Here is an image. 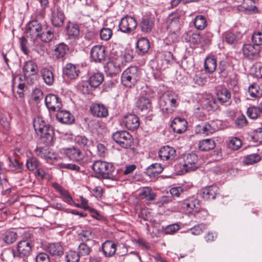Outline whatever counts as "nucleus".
Masks as SVG:
<instances>
[{"mask_svg":"<svg viewBox=\"0 0 262 262\" xmlns=\"http://www.w3.org/2000/svg\"><path fill=\"white\" fill-rule=\"evenodd\" d=\"M92 168L98 178L111 179L113 177L114 167L112 163L97 160L92 164Z\"/></svg>","mask_w":262,"mask_h":262,"instance_id":"nucleus-1","label":"nucleus"},{"mask_svg":"<svg viewBox=\"0 0 262 262\" xmlns=\"http://www.w3.org/2000/svg\"><path fill=\"white\" fill-rule=\"evenodd\" d=\"M141 75V71L140 68L137 66H130L122 73L121 82L125 86L130 88L140 80Z\"/></svg>","mask_w":262,"mask_h":262,"instance_id":"nucleus-2","label":"nucleus"},{"mask_svg":"<svg viewBox=\"0 0 262 262\" xmlns=\"http://www.w3.org/2000/svg\"><path fill=\"white\" fill-rule=\"evenodd\" d=\"M112 138L114 141L124 148L130 147L134 143L133 136L127 131H117L113 133Z\"/></svg>","mask_w":262,"mask_h":262,"instance_id":"nucleus-3","label":"nucleus"},{"mask_svg":"<svg viewBox=\"0 0 262 262\" xmlns=\"http://www.w3.org/2000/svg\"><path fill=\"white\" fill-rule=\"evenodd\" d=\"M219 128L216 121H210L198 124L195 127V132L197 134L209 136L215 133Z\"/></svg>","mask_w":262,"mask_h":262,"instance_id":"nucleus-4","label":"nucleus"},{"mask_svg":"<svg viewBox=\"0 0 262 262\" xmlns=\"http://www.w3.org/2000/svg\"><path fill=\"white\" fill-rule=\"evenodd\" d=\"M42 29L41 25L38 21L34 20L30 21L26 26V32L27 37L34 41L40 35Z\"/></svg>","mask_w":262,"mask_h":262,"instance_id":"nucleus-5","label":"nucleus"},{"mask_svg":"<svg viewBox=\"0 0 262 262\" xmlns=\"http://www.w3.org/2000/svg\"><path fill=\"white\" fill-rule=\"evenodd\" d=\"M137 26V23L134 17L126 16L121 19L119 29L122 32L129 33L134 31Z\"/></svg>","mask_w":262,"mask_h":262,"instance_id":"nucleus-6","label":"nucleus"},{"mask_svg":"<svg viewBox=\"0 0 262 262\" xmlns=\"http://www.w3.org/2000/svg\"><path fill=\"white\" fill-rule=\"evenodd\" d=\"M51 20L52 25L55 27H60L64 23L65 16L62 9L55 5L51 9Z\"/></svg>","mask_w":262,"mask_h":262,"instance_id":"nucleus-7","label":"nucleus"},{"mask_svg":"<svg viewBox=\"0 0 262 262\" xmlns=\"http://www.w3.org/2000/svg\"><path fill=\"white\" fill-rule=\"evenodd\" d=\"M45 104L49 111L57 112L62 107L60 98L57 95L50 94L45 98Z\"/></svg>","mask_w":262,"mask_h":262,"instance_id":"nucleus-8","label":"nucleus"},{"mask_svg":"<svg viewBox=\"0 0 262 262\" xmlns=\"http://www.w3.org/2000/svg\"><path fill=\"white\" fill-rule=\"evenodd\" d=\"M176 156L175 149L169 146L161 147L159 150V157L161 160L167 161L168 164L172 163Z\"/></svg>","mask_w":262,"mask_h":262,"instance_id":"nucleus-9","label":"nucleus"},{"mask_svg":"<svg viewBox=\"0 0 262 262\" xmlns=\"http://www.w3.org/2000/svg\"><path fill=\"white\" fill-rule=\"evenodd\" d=\"M32 245L27 240L21 241L18 244L17 250L13 252L14 256L27 257L30 255L32 251Z\"/></svg>","mask_w":262,"mask_h":262,"instance_id":"nucleus-10","label":"nucleus"},{"mask_svg":"<svg viewBox=\"0 0 262 262\" xmlns=\"http://www.w3.org/2000/svg\"><path fill=\"white\" fill-rule=\"evenodd\" d=\"M91 60L96 63H101L105 60V50L102 46H95L91 50Z\"/></svg>","mask_w":262,"mask_h":262,"instance_id":"nucleus-11","label":"nucleus"},{"mask_svg":"<svg viewBox=\"0 0 262 262\" xmlns=\"http://www.w3.org/2000/svg\"><path fill=\"white\" fill-rule=\"evenodd\" d=\"M40 136L39 141L41 143L46 146L52 144L54 137V130L53 128L50 126L43 129L40 133L37 134Z\"/></svg>","mask_w":262,"mask_h":262,"instance_id":"nucleus-12","label":"nucleus"},{"mask_svg":"<svg viewBox=\"0 0 262 262\" xmlns=\"http://www.w3.org/2000/svg\"><path fill=\"white\" fill-rule=\"evenodd\" d=\"M260 47L251 44H245L243 47L244 56L249 59H255L259 57Z\"/></svg>","mask_w":262,"mask_h":262,"instance_id":"nucleus-13","label":"nucleus"},{"mask_svg":"<svg viewBox=\"0 0 262 262\" xmlns=\"http://www.w3.org/2000/svg\"><path fill=\"white\" fill-rule=\"evenodd\" d=\"M182 208L190 212L193 210L198 211L200 207V201L195 198L192 196L183 200L181 203Z\"/></svg>","mask_w":262,"mask_h":262,"instance_id":"nucleus-14","label":"nucleus"},{"mask_svg":"<svg viewBox=\"0 0 262 262\" xmlns=\"http://www.w3.org/2000/svg\"><path fill=\"white\" fill-rule=\"evenodd\" d=\"M123 122L128 129L132 130L137 129L140 125L139 118L137 115L132 114L125 116Z\"/></svg>","mask_w":262,"mask_h":262,"instance_id":"nucleus-15","label":"nucleus"},{"mask_svg":"<svg viewBox=\"0 0 262 262\" xmlns=\"http://www.w3.org/2000/svg\"><path fill=\"white\" fill-rule=\"evenodd\" d=\"M62 72L64 77L74 79L79 76L80 70L78 66L72 63H68L63 68Z\"/></svg>","mask_w":262,"mask_h":262,"instance_id":"nucleus-16","label":"nucleus"},{"mask_svg":"<svg viewBox=\"0 0 262 262\" xmlns=\"http://www.w3.org/2000/svg\"><path fill=\"white\" fill-rule=\"evenodd\" d=\"M136 107L144 114H147L151 110V102L147 97L142 96L139 97L136 103Z\"/></svg>","mask_w":262,"mask_h":262,"instance_id":"nucleus-17","label":"nucleus"},{"mask_svg":"<svg viewBox=\"0 0 262 262\" xmlns=\"http://www.w3.org/2000/svg\"><path fill=\"white\" fill-rule=\"evenodd\" d=\"M92 114L99 118H105L108 116V110L102 104L93 103L90 106Z\"/></svg>","mask_w":262,"mask_h":262,"instance_id":"nucleus-18","label":"nucleus"},{"mask_svg":"<svg viewBox=\"0 0 262 262\" xmlns=\"http://www.w3.org/2000/svg\"><path fill=\"white\" fill-rule=\"evenodd\" d=\"M171 127L174 132L182 134L187 129V122L184 118L176 117L172 121Z\"/></svg>","mask_w":262,"mask_h":262,"instance_id":"nucleus-19","label":"nucleus"},{"mask_svg":"<svg viewBox=\"0 0 262 262\" xmlns=\"http://www.w3.org/2000/svg\"><path fill=\"white\" fill-rule=\"evenodd\" d=\"M63 152L71 160L79 161L84 158L83 153L75 147L63 149Z\"/></svg>","mask_w":262,"mask_h":262,"instance_id":"nucleus-20","label":"nucleus"},{"mask_svg":"<svg viewBox=\"0 0 262 262\" xmlns=\"http://www.w3.org/2000/svg\"><path fill=\"white\" fill-rule=\"evenodd\" d=\"M155 26L154 18L150 16H143L140 23L141 30L143 33H150Z\"/></svg>","mask_w":262,"mask_h":262,"instance_id":"nucleus-21","label":"nucleus"},{"mask_svg":"<svg viewBox=\"0 0 262 262\" xmlns=\"http://www.w3.org/2000/svg\"><path fill=\"white\" fill-rule=\"evenodd\" d=\"M219 188L215 185H211L201 190L202 198L206 200L214 199L219 193Z\"/></svg>","mask_w":262,"mask_h":262,"instance_id":"nucleus-22","label":"nucleus"},{"mask_svg":"<svg viewBox=\"0 0 262 262\" xmlns=\"http://www.w3.org/2000/svg\"><path fill=\"white\" fill-rule=\"evenodd\" d=\"M45 249L53 256L60 257L63 254V248L60 243L49 244L46 246Z\"/></svg>","mask_w":262,"mask_h":262,"instance_id":"nucleus-23","label":"nucleus"},{"mask_svg":"<svg viewBox=\"0 0 262 262\" xmlns=\"http://www.w3.org/2000/svg\"><path fill=\"white\" fill-rule=\"evenodd\" d=\"M57 120L60 123L71 124L75 120L74 117L69 111H58L56 115Z\"/></svg>","mask_w":262,"mask_h":262,"instance_id":"nucleus-24","label":"nucleus"},{"mask_svg":"<svg viewBox=\"0 0 262 262\" xmlns=\"http://www.w3.org/2000/svg\"><path fill=\"white\" fill-rule=\"evenodd\" d=\"M116 244L112 241H106L102 245V250L105 257H112L116 253Z\"/></svg>","mask_w":262,"mask_h":262,"instance_id":"nucleus-25","label":"nucleus"},{"mask_svg":"<svg viewBox=\"0 0 262 262\" xmlns=\"http://www.w3.org/2000/svg\"><path fill=\"white\" fill-rule=\"evenodd\" d=\"M183 161L187 168H188L190 171L194 170L198 168L197 165L198 158L195 154L190 153L188 154Z\"/></svg>","mask_w":262,"mask_h":262,"instance_id":"nucleus-26","label":"nucleus"},{"mask_svg":"<svg viewBox=\"0 0 262 262\" xmlns=\"http://www.w3.org/2000/svg\"><path fill=\"white\" fill-rule=\"evenodd\" d=\"M34 152L36 155L42 159H44L48 162L55 159V157L50 152L49 148L47 147H37Z\"/></svg>","mask_w":262,"mask_h":262,"instance_id":"nucleus-27","label":"nucleus"},{"mask_svg":"<svg viewBox=\"0 0 262 262\" xmlns=\"http://www.w3.org/2000/svg\"><path fill=\"white\" fill-rule=\"evenodd\" d=\"M33 125L36 134L40 133L44 128L51 126L45 122L42 117L40 116H37L34 118Z\"/></svg>","mask_w":262,"mask_h":262,"instance_id":"nucleus-28","label":"nucleus"},{"mask_svg":"<svg viewBox=\"0 0 262 262\" xmlns=\"http://www.w3.org/2000/svg\"><path fill=\"white\" fill-rule=\"evenodd\" d=\"M103 80V74L100 72H96L90 76L88 82L91 87L97 88L102 83Z\"/></svg>","mask_w":262,"mask_h":262,"instance_id":"nucleus-29","label":"nucleus"},{"mask_svg":"<svg viewBox=\"0 0 262 262\" xmlns=\"http://www.w3.org/2000/svg\"><path fill=\"white\" fill-rule=\"evenodd\" d=\"M69 51L68 46L64 43H60L55 46L53 55L57 59H62Z\"/></svg>","mask_w":262,"mask_h":262,"instance_id":"nucleus-30","label":"nucleus"},{"mask_svg":"<svg viewBox=\"0 0 262 262\" xmlns=\"http://www.w3.org/2000/svg\"><path fill=\"white\" fill-rule=\"evenodd\" d=\"M105 71L108 75L112 77L116 75L121 71L120 63L114 61L109 62L105 67Z\"/></svg>","mask_w":262,"mask_h":262,"instance_id":"nucleus-31","label":"nucleus"},{"mask_svg":"<svg viewBox=\"0 0 262 262\" xmlns=\"http://www.w3.org/2000/svg\"><path fill=\"white\" fill-rule=\"evenodd\" d=\"M204 70L207 73H212L216 69V60L213 56L206 57L204 62Z\"/></svg>","mask_w":262,"mask_h":262,"instance_id":"nucleus-32","label":"nucleus"},{"mask_svg":"<svg viewBox=\"0 0 262 262\" xmlns=\"http://www.w3.org/2000/svg\"><path fill=\"white\" fill-rule=\"evenodd\" d=\"M163 170V167L160 164L154 163L149 166L145 171V173L150 177H154L161 172Z\"/></svg>","mask_w":262,"mask_h":262,"instance_id":"nucleus-33","label":"nucleus"},{"mask_svg":"<svg viewBox=\"0 0 262 262\" xmlns=\"http://www.w3.org/2000/svg\"><path fill=\"white\" fill-rule=\"evenodd\" d=\"M40 73L44 82L48 85H52L54 81L52 71L48 68H44L42 69Z\"/></svg>","mask_w":262,"mask_h":262,"instance_id":"nucleus-34","label":"nucleus"},{"mask_svg":"<svg viewBox=\"0 0 262 262\" xmlns=\"http://www.w3.org/2000/svg\"><path fill=\"white\" fill-rule=\"evenodd\" d=\"M241 34L237 32L235 33L227 32L223 35L224 40L230 45L236 42L241 38Z\"/></svg>","mask_w":262,"mask_h":262,"instance_id":"nucleus-35","label":"nucleus"},{"mask_svg":"<svg viewBox=\"0 0 262 262\" xmlns=\"http://www.w3.org/2000/svg\"><path fill=\"white\" fill-rule=\"evenodd\" d=\"M67 34L70 39H78L80 36L79 26L77 24L68 26L67 27Z\"/></svg>","mask_w":262,"mask_h":262,"instance_id":"nucleus-36","label":"nucleus"},{"mask_svg":"<svg viewBox=\"0 0 262 262\" xmlns=\"http://www.w3.org/2000/svg\"><path fill=\"white\" fill-rule=\"evenodd\" d=\"M215 146V143L211 139H206L200 141L198 144V147L202 151H208L213 149Z\"/></svg>","mask_w":262,"mask_h":262,"instance_id":"nucleus-37","label":"nucleus"},{"mask_svg":"<svg viewBox=\"0 0 262 262\" xmlns=\"http://www.w3.org/2000/svg\"><path fill=\"white\" fill-rule=\"evenodd\" d=\"M139 195L141 199H145L146 200L149 201L154 200L156 196V194L152 192V189L149 187L142 188L140 190Z\"/></svg>","mask_w":262,"mask_h":262,"instance_id":"nucleus-38","label":"nucleus"},{"mask_svg":"<svg viewBox=\"0 0 262 262\" xmlns=\"http://www.w3.org/2000/svg\"><path fill=\"white\" fill-rule=\"evenodd\" d=\"M23 71L25 75H33L37 72L38 67L33 61H28L24 66Z\"/></svg>","mask_w":262,"mask_h":262,"instance_id":"nucleus-39","label":"nucleus"},{"mask_svg":"<svg viewBox=\"0 0 262 262\" xmlns=\"http://www.w3.org/2000/svg\"><path fill=\"white\" fill-rule=\"evenodd\" d=\"M217 100L221 103L227 102L231 98L230 92L226 88H222L218 90L217 93Z\"/></svg>","mask_w":262,"mask_h":262,"instance_id":"nucleus-40","label":"nucleus"},{"mask_svg":"<svg viewBox=\"0 0 262 262\" xmlns=\"http://www.w3.org/2000/svg\"><path fill=\"white\" fill-rule=\"evenodd\" d=\"M160 107L163 113L171 114V109L169 108L168 97L167 93L163 95L159 101Z\"/></svg>","mask_w":262,"mask_h":262,"instance_id":"nucleus-41","label":"nucleus"},{"mask_svg":"<svg viewBox=\"0 0 262 262\" xmlns=\"http://www.w3.org/2000/svg\"><path fill=\"white\" fill-rule=\"evenodd\" d=\"M54 37L53 30L50 29H42V32H40V35L38 37L42 41L45 42H49L52 40Z\"/></svg>","mask_w":262,"mask_h":262,"instance_id":"nucleus-42","label":"nucleus"},{"mask_svg":"<svg viewBox=\"0 0 262 262\" xmlns=\"http://www.w3.org/2000/svg\"><path fill=\"white\" fill-rule=\"evenodd\" d=\"M137 47L141 53L144 54L146 53L149 49V41L147 38L142 37L138 40Z\"/></svg>","mask_w":262,"mask_h":262,"instance_id":"nucleus-43","label":"nucleus"},{"mask_svg":"<svg viewBox=\"0 0 262 262\" xmlns=\"http://www.w3.org/2000/svg\"><path fill=\"white\" fill-rule=\"evenodd\" d=\"M195 28L199 30H203L207 25L206 19L203 15H197L194 19Z\"/></svg>","mask_w":262,"mask_h":262,"instance_id":"nucleus-44","label":"nucleus"},{"mask_svg":"<svg viewBox=\"0 0 262 262\" xmlns=\"http://www.w3.org/2000/svg\"><path fill=\"white\" fill-rule=\"evenodd\" d=\"M17 237L16 232L12 230H7L3 234V239L8 244L14 243L16 240Z\"/></svg>","mask_w":262,"mask_h":262,"instance_id":"nucleus-45","label":"nucleus"},{"mask_svg":"<svg viewBox=\"0 0 262 262\" xmlns=\"http://www.w3.org/2000/svg\"><path fill=\"white\" fill-rule=\"evenodd\" d=\"M40 162L38 159L34 157H29L26 161V166L30 171H34L39 167Z\"/></svg>","mask_w":262,"mask_h":262,"instance_id":"nucleus-46","label":"nucleus"},{"mask_svg":"<svg viewBox=\"0 0 262 262\" xmlns=\"http://www.w3.org/2000/svg\"><path fill=\"white\" fill-rule=\"evenodd\" d=\"M88 125L91 132L94 133L99 134L104 128L102 123L96 120H91Z\"/></svg>","mask_w":262,"mask_h":262,"instance_id":"nucleus-47","label":"nucleus"},{"mask_svg":"<svg viewBox=\"0 0 262 262\" xmlns=\"http://www.w3.org/2000/svg\"><path fill=\"white\" fill-rule=\"evenodd\" d=\"M92 251V248L84 242H81L78 247V253L80 256L89 255Z\"/></svg>","mask_w":262,"mask_h":262,"instance_id":"nucleus-48","label":"nucleus"},{"mask_svg":"<svg viewBox=\"0 0 262 262\" xmlns=\"http://www.w3.org/2000/svg\"><path fill=\"white\" fill-rule=\"evenodd\" d=\"M75 141L78 145L84 148H88L92 145L91 141L84 136H77Z\"/></svg>","mask_w":262,"mask_h":262,"instance_id":"nucleus-49","label":"nucleus"},{"mask_svg":"<svg viewBox=\"0 0 262 262\" xmlns=\"http://www.w3.org/2000/svg\"><path fill=\"white\" fill-rule=\"evenodd\" d=\"M167 94L168 97L169 108L171 109V113H172L179 105V102L177 101L178 97L172 92H168Z\"/></svg>","mask_w":262,"mask_h":262,"instance_id":"nucleus-50","label":"nucleus"},{"mask_svg":"<svg viewBox=\"0 0 262 262\" xmlns=\"http://www.w3.org/2000/svg\"><path fill=\"white\" fill-rule=\"evenodd\" d=\"M262 114L259 106H252L247 110V114L251 119H256Z\"/></svg>","mask_w":262,"mask_h":262,"instance_id":"nucleus-51","label":"nucleus"},{"mask_svg":"<svg viewBox=\"0 0 262 262\" xmlns=\"http://www.w3.org/2000/svg\"><path fill=\"white\" fill-rule=\"evenodd\" d=\"M80 256L75 251L69 250L66 252L65 258L67 262H78Z\"/></svg>","mask_w":262,"mask_h":262,"instance_id":"nucleus-52","label":"nucleus"},{"mask_svg":"<svg viewBox=\"0 0 262 262\" xmlns=\"http://www.w3.org/2000/svg\"><path fill=\"white\" fill-rule=\"evenodd\" d=\"M175 173L177 175H182L186 172L190 171L188 168H187L184 161L181 163H178L174 165V167Z\"/></svg>","mask_w":262,"mask_h":262,"instance_id":"nucleus-53","label":"nucleus"},{"mask_svg":"<svg viewBox=\"0 0 262 262\" xmlns=\"http://www.w3.org/2000/svg\"><path fill=\"white\" fill-rule=\"evenodd\" d=\"M78 237L82 242L91 241L93 238L92 232L91 230H82L78 234Z\"/></svg>","mask_w":262,"mask_h":262,"instance_id":"nucleus-54","label":"nucleus"},{"mask_svg":"<svg viewBox=\"0 0 262 262\" xmlns=\"http://www.w3.org/2000/svg\"><path fill=\"white\" fill-rule=\"evenodd\" d=\"M260 156L256 154H251L246 156L244 160V163L246 165L253 164L260 161Z\"/></svg>","mask_w":262,"mask_h":262,"instance_id":"nucleus-55","label":"nucleus"},{"mask_svg":"<svg viewBox=\"0 0 262 262\" xmlns=\"http://www.w3.org/2000/svg\"><path fill=\"white\" fill-rule=\"evenodd\" d=\"M179 23V18L172 14H170L167 19L166 23L171 29L177 27Z\"/></svg>","mask_w":262,"mask_h":262,"instance_id":"nucleus-56","label":"nucleus"},{"mask_svg":"<svg viewBox=\"0 0 262 262\" xmlns=\"http://www.w3.org/2000/svg\"><path fill=\"white\" fill-rule=\"evenodd\" d=\"M249 95L252 97H259L262 95L261 91L256 84H251L248 89Z\"/></svg>","mask_w":262,"mask_h":262,"instance_id":"nucleus-57","label":"nucleus"},{"mask_svg":"<svg viewBox=\"0 0 262 262\" xmlns=\"http://www.w3.org/2000/svg\"><path fill=\"white\" fill-rule=\"evenodd\" d=\"M9 167L11 170L20 172L23 169V164L19 163L16 159H10Z\"/></svg>","mask_w":262,"mask_h":262,"instance_id":"nucleus-58","label":"nucleus"},{"mask_svg":"<svg viewBox=\"0 0 262 262\" xmlns=\"http://www.w3.org/2000/svg\"><path fill=\"white\" fill-rule=\"evenodd\" d=\"M242 145L241 140L237 138L233 137L231 138L228 143V147L232 150H237Z\"/></svg>","mask_w":262,"mask_h":262,"instance_id":"nucleus-59","label":"nucleus"},{"mask_svg":"<svg viewBox=\"0 0 262 262\" xmlns=\"http://www.w3.org/2000/svg\"><path fill=\"white\" fill-rule=\"evenodd\" d=\"M113 34L111 29L107 28H103L100 30V36L102 40L107 41L112 37Z\"/></svg>","mask_w":262,"mask_h":262,"instance_id":"nucleus-60","label":"nucleus"},{"mask_svg":"<svg viewBox=\"0 0 262 262\" xmlns=\"http://www.w3.org/2000/svg\"><path fill=\"white\" fill-rule=\"evenodd\" d=\"M133 59L132 55L128 52H124L122 54L118 59V63L121 62L122 66H124L126 63L130 62Z\"/></svg>","mask_w":262,"mask_h":262,"instance_id":"nucleus-61","label":"nucleus"},{"mask_svg":"<svg viewBox=\"0 0 262 262\" xmlns=\"http://www.w3.org/2000/svg\"><path fill=\"white\" fill-rule=\"evenodd\" d=\"M192 79L194 83L199 86H203L206 82V79L202 77L200 72L195 74L193 76Z\"/></svg>","mask_w":262,"mask_h":262,"instance_id":"nucleus-62","label":"nucleus"},{"mask_svg":"<svg viewBox=\"0 0 262 262\" xmlns=\"http://www.w3.org/2000/svg\"><path fill=\"white\" fill-rule=\"evenodd\" d=\"M206 229V226L204 224H200L198 225L194 226L193 227L190 229L191 234L198 235L202 233L203 231Z\"/></svg>","mask_w":262,"mask_h":262,"instance_id":"nucleus-63","label":"nucleus"},{"mask_svg":"<svg viewBox=\"0 0 262 262\" xmlns=\"http://www.w3.org/2000/svg\"><path fill=\"white\" fill-rule=\"evenodd\" d=\"M32 99L37 103H39L43 97V92L39 88L35 89L32 92Z\"/></svg>","mask_w":262,"mask_h":262,"instance_id":"nucleus-64","label":"nucleus"}]
</instances>
